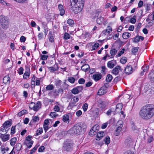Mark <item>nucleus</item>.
<instances>
[{
  "mask_svg": "<svg viewBox=\"0 0 154 154\" xmlns=\"http://www.w3.org/2000/svg\"><path fill=\"white\" fill-rule=\"evenodd\" d=\"M123 125L122 124H120V126L117 127V128L116 130V136H118L119 135V134L120 133Z\"/></svg>",
  "mask_w": 154,
  "mask_h": 154,
  "instance_id": "obj_23",
  "label": "nucleus"
},
{
  "mask_svg": "<svg viewBox=\"0 0 154 154\" xmlns=\"http://www.w3.org/2000/svg\"><path fill=\"white\" fill-rule=\"evenodd\" d=\"M149 69L148 66H143L142 67V70L144 72H147Z\"/></svg>",
  "mask_w": 154,
  "mask_h": 154,
  "instance_id": "obj_54",
  "label": "nucleus"
},
{
  "mask_svg": "<svg viewBox=\"0 0 154 154\" xmlns=\"http://www.w3.org/2000/svg\"><path fill=\"white\" fill-rule=\"evenodd\" d=\"M136 16H134L133 17H132L131 18L130 20V22L134 24L135 23L136 21Z\"/></svg>",
  "mask_w": 154,
  "mask_h": 154,
  "instance_id": "obj_36",
  "label": "nucleus"
},
{
  "mask_svg": "<svg viewBox=\"0 0 154 154\" xmlns=\"http://www.w3.org/2000/svg\"><path fill=\"white\" fill-rule=\"evenodd\" d=\"M104 132L103 131H99L97 132V140H99L101 138L103 137L104 135Z\"/></svg>",
  "mask_w": 154,
  "mask_h": 154,
  "instance_id": "obj_13",
  "label": "nucleus"
},
{
  "mask_svg": "<svg viewBox=\"0 0 154 154\" xmlns=\"http://www.w3.org/2000/svg\"><path fill=\"white\" fill-rule=\"evenodd\" d=\"M107 88L106 85H103L98 90V94L101 96L105 94L107 92Z\"/></svg>",
  "mask_w": 154,
  "mask_h": 154,
  "instance_id": "obj_6",
  "label": "nucleus"
},
{
  "mask_svg": "<svg viewBox=\"0 0 154 154\" xmlns=\"http://www.w3.org/2000/svg\"><path fill=\"white\" fill-rule=\"evenodd\" d=\"M112 75L110 74H108L107 75L106 79V81L108 82H110L112 80Z\"/></svg>",
  "mask_w": 154,
  "mask_h": 154,
  "instance_id": "obj_39",
  "label": "nucleus"
},
{
  "mask_svg": "<svg viewBox=\"0 0 154 154\" xmlns=\"http://www.w3.org/2000/svg\"><path fill=\"white\" fill-rule=\"evenodd\" d=\"M48 69L51 72H53L56 71V68L54 67H49Z\"/></svg>",
  "mask_w": 154,
  "mask_h": 154,
  "instance_id": "obj_57",
  "label": "nucleus"
},
{
  "mask_svg": "<svg viewBox=\"0 0 154 154\" xmlns=\"http://www.w3.org/2000/svg\"><path fill=\"white\" fill-rule=\"evenodd\" d=\"M15 126H12L11 128V134H14L15 132Z\"/></svg>",
  "mask_w": 154,
  "mask_h": 154,
  "instance_id": "obj_56",
  "label": "nucleus"
},
{
  "mask_svg": "<svg viewBox=\"0 0 154 154\" xmlns=\"http://www.w3.org/2000/svg\"><path fill=\"white\" fill-rule=\"evenodd\" d=\"M120 62L123 64L127 62L126 58L125 57H122L120 60Z\"/></svg>",
  "mask_w": 154,
  "mask_h": 154,
  "instance_id": "obj_51",
  "label": "nucleus"
},
{
  "mask_svg": "<svg viewBox=\"0 0 154 154\" xmlns=\"http://www.w3.org/2000/svg\"><path fill=\"white\" fill-rule=\"evenodd\" d=\"M69 116L68 115H65L63 116V120L64 122H66L67 121H68V122H69Z\"/></svg>",
  "mask_w": 154,
  "mask_h": 154,
  "instance_id": "obj_34",
  "label": "nucleus"
},
{
  "mask_svg": "<svg viewBox=\"0 0 154 154\" xmlns=\"http://www.w3.org/2000/svg\"><path fill=\"white\" fill-rule=\"evenodd\" d=\"M33 143V141L32 140H31L30 141H28L26 143L27 144L26 145L27 147L29 148H30L32 147Z\"/></svg>",
  "mask_w": 154,
  "mask_h": 154,
  "instance_id": "obj_44",
  "label": "nucleus"
},
{
  "mask_svg": "<svg viewBox=\"0 0 154 154\" xmlns=\"http://www.w3.org/2000/svg\"><path fill=\"white\" fill-rule=\"evenodd\" d=\"M89 66L88 64H86L82 66L81 69L84 71L86 72L89 69Z\"/></svg>",
  "mask_w": 154,
  "mask_h": 154,
  "instance_id": "obj_15",
  "label": "nucleus"
},
{
  "mask_svg": "<svg viewBox=\"0 0 154 154\" xmlns=\"http://www.w3.org/2000/svg\"><path fill=\"white\" fill-rule=\"evenodd\" d=\"M54 87L53 85H49L46 86V89L47 91H51L53 90Z\"/></svg>",
  "mask_w": 154,
  "mask_h": 154,
  "instance_id": "obj_30",
  "label": "nucleus"
},
{
  "mask_svg": "<svg viewBox=\"0 0 154 154\" xmlns=\"http://www.w3.org/2000/svg\"><path fill=\"white\" fill-rule=\"evenodd\" d=\"M124 71L125 73L128 75L131 74L133 72V68L130 65L127 66L125 69Z\"/></svg>",
  "mask_w": 154,
  "mask_h": 154,
  "instance_id": "obj_7",
  "label": "nucleus"
},
{
  "mask_svg": "<svg viewBox=\"0 0 154 154\" xmlns=\"http://www.w3.org/2000/svg\"><path fill=\"white\" fill-rule=\"evenodd\" d=\"M140 116L144 119H148L154 115V106L148 104L143 107L139 112Z\"/></svg>",
  "mask_w": 154,
  "mask_h": 154,
  "instance_id": "obj_1",
  "label": "nucleus"
},
{
  "mask_svg": "<svg viewBox=\"0 0 154 154\" xmlns=\"http://www.w3.org/2000/svg\"><path fill=\"white\" fill-rule=\"evenodd\" d=\"M10 78L8 75L5 76L3 79V82L5 84H9L10 82Z\"/></svg>",
  "mask_w": 154,
  "mask_h": 154,
  "instance_id": "obj_16",
  "label": "nucleus"
},
{
  "mask_svg": "<svg viewBox=\"0 0 154 154\" xmlns=\"http://www.w3.org/2000/svg\"><path fill=\"white\" fill-rule=\"evenodd\" d=\"M99 44L98 43H95L92 46L91 51L95 50L97 49L99 46Z\"/></svg>",
  "mask_w": 154,
  "mask_h": 154,
  "instance_id": "obj_31",
  "label": "nucleus"
},
{
  "mask_svg": "<svg viewBox=\"0 0 154 154\" xmlns=\"http://www.w3.org/2000/svg\"><path fill=\"white\" fill-rule=\"evenodd\" d=\"M23 70H24L23 68L22 67H20L19 69V71L18 72L19 74L21 75V74H23Z\"/></svg>",
  "mask_w": 154,
  "mask_h": 154,
  "instance_id": "obj_61",
  "label": "nucleus"
},
{
  "mask_svg": "<svg viewBox=\"0 0 154 154\" xmlns=\"http://www.w3.org/2000/svg\"><path fill=\"white\" fill-rule=\"evenodd\" d=\"M144 39V38L143 37L141 36H136L135 37L134 42H137L139 41H140V40L141 41L143 40Z\"/></svg>",
  "mask_w": 154,
  "mask_h": 154,
  "instance_id": "obj_19",
  "label": "nucleus"
},
{
  "mask_svg": "<svg viewBox=\"0 0 154 154\" xmlns=\"http://www.w3.org/2000/svg\"><path fill=\"white\" fill-rule=\"evenodd\" d=\"M93 130L96 131L98 132L99 129V127L98 125H96L94 126L92 128Z\"/></svg>",
  "mask_w": 154,
  "mask_h": 154,
  "instance_id": "obj_52",
  "label": "nucleus"
},
{
  "mask_svg": "<svg viewBox=\"0 0 154 154\" xmlns=\"http://www.w3.org/2000/svg\"><path fill=\"white\" fill-rule=\"evenodd\" d=\"M73 146V144L71 142L67 140L63 143L62 149L65 151H69L72 149Z\"/></svg>",
  "mask_w": 154,
  "mask_h": 154,
  "instance_id": "obj_4",
  "label": "nucleus"
},
{
  "mask_svg": "<svg viewBox=\"0 0 154 154\" xmlns=\"http://www.w3.org/2000/svg\"><path fill=\"white\" fill-rule=\"evenodd\" d=\"M40 59L43 60H47L48 57V55H43L42 54H41L40 55Z\"/></svg>",
  "mask_w": 154,
  "mask_h": 154,
  "instance_id": "obj_42",
  "label": "nucleus"
},
{
  "mask_svg": "<svg viewBox=\"0 0 154 154\" xmlns=\"http://www.w3.org/2000/svg\"><path fill=\"white\" fill-rule=\"evenodd\" d=\"M70 35L67 32H65L63 36V38L64 39L67 40L70 38Z\"/></svg>",
  "mask_w": 154,
  "mask_h": 154,
  "instance_id": "obj_48",
  "label": "nucleus"
},
{
  "mask_svg": "<svg viewBox=\"0 0 154 154\" xmlns=\"http://www.w3.org/2000/svg\"><path fill=\"white\" fill-rule=\"evenodd\" d=\"M39 146V145L38 144H36L35 146L31 150L30 153L32 154L33 152H34L38 148Z\"/></svg>",
  "mask_w": 154,
  "mask_h": 154,
  "instance_id": "obj_38",
  "label": "nucleus"
},
{
  "mask_svg": "<svg viewBox=\"0 0 154 154\" xmlns=\"http://www.w3.org/2000/svg\"><path fill=\"white\" fill-rule=\"evenodd\" d=\"M17 140L16 137H14L12 138L10 141L11 145L12 146L14 145Z\"/></svg>",
  "mask_w": 154,
  "mask_h": 154,
  "instance_id": "obj_26",
  "label": "nucleus"
},
{
  "mask_svg": "<svg viewBox=\"0 0 154 154\" xmlns=\"http://www.w3.org/2000/svg\"><path fill=\"white\" fill-rule=\"evenodd\" d=\"M85 80L83 78L80 79L78 81V82L80 84H83L85 83Z\"/></svg>",
  "mask_w": 154,
  "mask_h": 154,
  "instance_id": "obj_59",
  "label": "nucleus"
},
{
  "mask_svg": "<svg viewBox=\"0 0 154 154\" xmlns=\"http://www.w3.org/2000/svg\"><path fill=\"white\" fill-rule=\"evenodd\" d=\"M104 142L106 144H108L110 142V138L109 137L107 136L104 139Z\"/></svg>",
  "mask_w": 154,
  "mask_h": 154,
  "instance_id": "obj_41",
  "label": "nucleus"
},
{
  "mask_svg": "<svg viewBox=\"0 0 154 154\" xmlns=\"http://www.w3.org/2000/svg\"><path fill=\"white\" fill-rule=\"evenodd\" d=\"M41 103L40 102L38 101L36 104L31 102L29 107L35 111H37L41 107Z\"/></svg>",
  "mask_w": 154,
  "mask_h": 154,
  "instance_id": "obj_5",
  "label": "nucleus"
},
{
  "mask_svg": "<svg viewBox=\"0 0 154 154\" xmlns=\"http://www.w3.org/2000/svg\"><path fill=\"white\" fill-rule=\"evenodd\" d=\"M43 132V129L42 128H39L38 130H37L36 134V135H38L41 134Z\"/></svg>",
  "mask_w": 154,
  "mask_h": 154,
  "instance_id": "obj_43",
  "label": "nucleus"
},
{
  "mask_svg": "<svg viewBox=\"0 0 154 154\" xmlns=\"http://www.w3.org/2000/svg\"><path fill=\"white\" fill-rule=\"evenodd\" d=\"M45 147L43 146H40L38 149V152H41L43 151V150L45 149Z\"/></svg>",
  "mask_w": 154,
  "mask_h": 154,
  "instance_id": "obj_63",
  "label": "nucleus"
},
{
  "mask_svg": "<svg viewBox=\"0 0 154 154\" xmlns=\"http://www.w3.org/2000/svg\"><path fill=\"white\" fill-rule=\"evenodd\" d=\"M58 8L60 11V14L61 16L63 15L65 13V11L63 9V5L61 4H59L58 5Z\"/></svg>",
  "mask_w": 154,
  "mask_h": 154,
  "instance_id": "obj_12",
  "label": "nucleus"
},
{
  "mask_svg": "<svg viewBox=\"0 0 154 154\" xmlns=\"http://www.w3.org/2000/svg\"><path fill=\"white\" fill-rule=\"evenodd\" d=\"M108 28L105 30V31L108 33H109L112 31V28L110 26H108Z\"/></svg>",
  "mask_w": 154,
  "mask_h": 154,
  "instance_id": "obj_64",
  "label": "nucleus"
},
{
  "mask_svg": "<svg viewBox=\"0 0 154 154\" xmlns=\"http://www.w3.org/2000/svg\"><path fill=\"white\" fill-rule=\"evenodd\" d=\"M79 92L78 90L76 87L73 88L72 90V93L74 94H78Z\"/></svg>",
  "mask_w": 154,
  "mask_h": 154,
  "instance_id": "obj_50",
  "label": "nucleus"
},
{
  "mask_svg": "<svg viewBox=\"0 0 154 154\" xmlns=\"http://www.w3.org/2000/svg\"><path fill=\"white\" fill-rule=\"evenodd\" d=\"M117 64L116 60H112L109 61L107 64V67L110 68L112 69Z\"/></svg>",
  "mask_w": 154,
  "mask_h": 154,
  "instance_id": "obj_9",
  "label": "nucleus"
},
{
  "mask_svg": "<svg viewBox=\"0 0 154 154\" xmlns=\"http://www.w3.org/2000/svg\"><path fill=\"white\" fill-rule=\"evenodd\" d=\"M119 70L122 71L120 66H117L112 70V73L115 75H117L119 73Z\"/></svg>",
  "mask_w": 154,
  "mask_h": 154,
  "instance_id": "obj_8",
  "label": "nucleus"
},
{
  "mask_svg": "<svg viewBox=\"0 0 154 154\" xmlns=\"http://www.w3.org/2000/svg\"><path fill=\"white\" fill-rule=\"evenodd\" d=\"M9 134L5 135L4 134H1L0 136V138L2 139L3 142H5L9 139Z\"/></svg>",
  "mask_w": 154,
  "mask_h": 154,
  "instance_id": "obj_10",
  "label": "nucleus"
},
{
  "mask_svg": "<svg viewBox=\"0 0 154 154\" xmlns=\"http://www.w3.org/2000/svg\"><path fill=\"white\" fill-rule=\"evenodd\" d=\"M50 116L52 118H56L58 116V115L55 112H51L50 114Z\"/></svg>",
  "mask_w": 154,
  "mask_h": 154,
  "instance_id": "obj_46",
  "label": "nucleus"
},
{
  "mask_svg": "<svg viewBox=\"0 0 154 154\" xmlns=\"http://www.w3.org/2000/svg\"><path fill=\"white\" fill-rule=\"evenodd\" d=\"M27 112V110H23L19 112L17 114L18 116L19 117L21 116L22 115H24Z\"/></svg>",
  "mask_w": 154,
  "mask_h": 154,
  "instance_id": "obj_37",
  "label": "nucleus"
},
{
  "mask_svg": "<svg viewBox=\"0 0 154 154\" xmlns=\"http://www.w3.org/2000/svg\"><path fill=\"white\" fill-rule=\"evenodd\" d=\"M103 17H99L97 18L96 21L98 24L100 25L103 23Z\"/></svg>",
  "mask_w": 154,
  "mask_h": 154,
  "instance_id": "obj_22",
  "label": "nucleus"
},
{
  "mask_svg": "<svg viewBox=\"0 0 154 154\" xmlns=\"http://www.w3.org/2000/svg\"><path fill=\"white\" fill-rule=\"evenodd\" d=\"M88 107V105L86 103H85L83 104L82 106V108L84 112H85L87 109Z\"/></svg>",
  "mask_w": 154,
  "mask_h": 154,
  "instance_id": "obj_55",
  "label": "nucleus"
},
{
  "mask_svg": "<svg viewBox=\"0 0 154 154\" xmlns=\"http://www.w3.org/2000/svg\"><path fill=\"white\" fill-rule=\"evenodd\" d=\"M11 125V123L9 121H6L3 125L4 126H8V127H10Z\"/></svg>",
  "mask_w": 154,
  "mask_h": 154,
  "instance_id": "obj_40",
  "label": "nucleus"
},
{
  "mask_svg": "<svg viewBox=\"0 0 154 154\" xmlns=\"http://www.w3.org/2000/svg\"><path fill=\"white\" fill-rule=\"evenodd\" d=\"M79 100L78 98L76 96H74L73 98L71 100V102L72 104H75Z\"/></svg>",
  "mask_w": 154,
  "mask_h": 154,
  "instance_id": "obj_28",
  "label": "nucleus"
},
{
  "mask_svg": "<svg viewBox=\"0 0 154 154\" xmlns=\"http://www.w3.org/2000/svg\"><path fill=\"white\" fill-rule=\"evenodd\" d=\"M114 112V109L111 108L109 109L105 113L107 116H111L112 113H113Z\"/></svg>",
  "mask_w": 154,
  "mask_h": 154,
  "instance_id": "obj_21",
  "label": "nucleus"
},
{
  "mask_svg": "<svg viewBox=\"0 0 154 154\" xmlns=\"http://www.w3.org/2000/svg\"><path fill=\"white\" fill-rule=\"evenodd\" d=\"M22 147V146L21 143H17L15 146L16 150L17 151H19L20 150V149Z\"/></svg>",
  "mask_w": 154,
  "mask_h": 154,
  "instance_id": "obj_32",
  "label": "nucleus"
},
{
  "mask_svg": "<svg viewBox=\"0 0 154 154\" xmlns=\"http://www.w3.org/2000/svg\"><path fill=\"white\" fill-rule=\"evenodd\" d=\"M54 110L55 112H58L59 111L60 109L59 107L57 105H55L54 108Z\"/></svg>",
  "mask_w": 154,
  "mask_h": 154,
  "instance_id": "obj_58",
  "label": "nucleus"
},
{
  "mask_svg": "<svg viewBox=\"0 0 154 154\" xmlns=\"http://www.w3.org/2000/svg\"><path fill=\"white\" fill-rule=\"evenodd\" d=\"M82 114V111L80 110H79L77 111L76 112V115L78 117L80 116Z\"/></svg>",
  "mask_w": 154,
  "mask_h": 154,
  "instance_id": "obj_60",
  "label": "nucleus"
},
{
  "mask_svg": "<svg viewBox=\"0 0 154 154\" xmlns=\"http://www.w3.org/2000/svg\"><path fill=\"white\" fill-rule=\"evenodd\" d=\"M41 78H37L35 81V85L39 86L40 85V81Z\"/></svg>",
  "mask_w": 154,
  "mask_h": 154,
  "instance_id": "obj_62",
  "label": "nucleus"
},
{
  "mask_svg": "<svg viewBox=\"0 0 154 154\" xmlns=\"http://www.w3.org/2000/svg\"><path fill=\"white\" fill-rule=\"evenodd\" d=\"M139 47H134L131 50V52L134 55H136L138 51Z\"/></svg>",
  "mask_w": 154,
  "mask_h": 154,
  "instance_id": "obj_29",
  "label": "nucleus"
},
{
  "mask_svg": "<svg viewBox=\"0 0 154 154\" xmlns=\"http://www.w3.org/2000/svg\"><path fill=\"white\" fill-rule=\"evenodd\" d=\"M71 11L75 14H77L82 10L84 6V0H70Z\"/></svg>",
  "mask_w": 154,
  "mask_h": 154,
  "instance_id": "obj_2",
  "label": "nucleus"
},
{
  "mask_svg": "<svg viewBox=\"0 0 154 154\" xmlns=\"http://www.w3.org/2000/svg\"><path fill=\"white\" fill-rule=\"evenodd\" d=\"M82 125L80 124L79 125H75L73 127L71 128L69 130V131L72 134H79L82 132L84 128L82 127Z\"/></svg>",
  "mask_w": 154,
  "mask_h": 154,
  "instance_id": "obj_3",
  "label": "nucleus"
},
{
  "mask_svg": "<svg viewBox=\"0 0 154 154\" xmlns=\"http://www.w3.org/2000/svg\"><path fill=\"white\" fill-rule=\"evenodd\" d=\"M67 23L70 26H72L74 24V22L73 20L71 19H69L67 21Z\"/></svg>",
  "mask_w": 154,
  "mask_h": 154,
  "instance_id": "obj_49",
  "label": "nucleus"
},
{
  "mask_svg": "<svg viewBox=\"0 0 154 154\" xmlns=\"http://www.w3.org/2000/svg\"><path fill=\"white\" fill-rule=\"evenodd\" d=\"M122 103H119L117 104L116 110L117 111L121 110L122 108Z\"/></svg>",
  "mask_w": 154,
  "mask_h": 154,
  "instance_id": "obj_25",
  "label": "nucleus"
},
{
  "mask_svg": "<svg viewBox=\"0 0 154 154\" xmlns=\"http://www.w3.org/2000/svg\"><path fill=\"white\" fill-rule=\"evenodd\" d=\"M125 51V49L124 48L122 49L121 51H119L118 52V54L116 55V57H117L121 56V55L124 53Z\"/></svg>",
  "mask_w": 154,
  "mask_h": 154,
  "instance_id": "obj_47",
  "label": "nucleus"
},
{
  "mask_svg": "<svg viewBox=\"0 0 154 154\" xmlns=\"http://www.w3.org/2000/svg\"><path fill=\"white\" fill-rule=\"evenodd\" d=\"M93 78L95 80L98 81L101 79V76L100 74H96L93 75Z\"/></svg>",
  "mask_w": 154,
  "mask_h": 154,
  "instance_id": "obj_20",
  "label": "nucleus"
},
{
  "mask_svg": "<svg viewBox=\"0 0 154 154\" xmlns=\"http://www.w3.org/2000/svg\"><path fill=\"white\" fill-rule=\"evenodd\" d=\"M97 132L95 130H93V129L92 128L91 130H90L89 132V134L91 136H93L97 134Z\"/></svg>",
  "mask_w": 154,
  "mask_h": 154,
  "instance_id": "obj_35",
  "label": "nucleus"
},
{
  "mask_svg": "<svg viewBox=\"0 0 154 154\" xmlns=\"http://www.w3.org/2000/svg\"><path fill=\"white\" fill-rule=\"evenodd\" d=\"M30 72H29L26 71L23 75V78L25 79H27V78L29 77Z\"/></svg>",
  "mask_w": 154,
  "mask_h": 154,
  "instance_id": "obj_33",
  "label": "nucleus"
},
{
  "mask_svg": "<svg viewBox=\"0 0 154 154\" xmlns=\"http://www.w3.org/2000/svg\"><path fill=\"white\" fill-rule=\"evenodd\" d=\"M131 34L129 33L126 32L123 33L122 37L123 38L126 39L128 38L130 36Z\"/></svg>",
  "mask_w": 154,
  "mask_h": 154,
  "instance_id": "obj_24",
  "label": "nucleus"
},
{
  "mask_svg": "<svg viewBox=\"0 0 154 154\" xmlns=\"http://www.w3.org/2000/svg\"><path fill=\"white\" fill-rule=\"evenodd\" d=\"M8 22L2 23V28L4 29H7L8 26Z\"/></svg>",
  "mask_w": 154,
  "mask_h": 154,
  "instance_id": "obj_45",
  "label": "nucleus"
},
{
  "mask_svg": "<svg viewBox=\"0 0 154 154\" xmlns=\"http://www.w3.org/2000/svg\"><path fill=\"white\" fill-rule=\"evenodd\" d=\"M68 81L72 83H74L75 81V79L73 77H70L68 79Z\"/></svg>",
  "mask_w": 154,
  "mask_h": 154,
  "instance_id": "obj_53",
  "label": "nucleus"
},
{
  "mask_svg": "<svg viewBox=\"0 0 154 154\" xmlns=\"http://www.w3.org/2000/svg\"><path fill=\"white\" fill-rule=\"evenodd\" d=\"M39 120V118L38 116H33L32 117V118L31 121L35 123L38 122Z\"/></svg>",
  "mask_w": 154,
  "mask_h": 154,
  "instance_id": "obj_27",
  "label": "nucleus"
},
{
  "mask_svg": "<svg viewBox=\"0 0 154 154\" xmlns=\"http://www.w3.org/2000/svg\"><path fill=\"white\" fill-rule=\"evenodd\" d=\"M5 127H4L3 126L1 127V129L0 130V134H5L8 132V131L9 130V129H8V130H6L5 129Z\"/></svg>",
  "mask_w": 154,
  "mask_h": 154,
  "instance_id": "obj_17",
  "label": "nucleus"
},
{
  "mask_svg": "<svg viewBox=\"0 0 154 154\" xmlns=\"http://www.w3.org/2000/svg\"><path fill=\"white\" fill-rule=\"evenodd\" d=\"M149 78L150 81L154 82V70L149 73Z\"/></svg>",
  "mask_w": 154,
  "mask_h": 154,
  "instance_id": "obj_18",
  "label": "nucleus"
},
{
  "mask_svg": "<svg viewBox=\"0 0 154 154\" xmlns=\"http://www.w3.org/2000/svg\"><path fill=\"white\" fill-rule=\"evenodd\" d=\"M8 22V18L4 15L0 16V23H1Z\"/></svg>",
  "mask_w": 154,
  "mask_h": 154,
  "instance_id": "obj_11",
  "label": "nucleus"
},
{
  "mask_svg": "<svg viewBox=\"0 0 154 154\" xmlns=\"http://www.w3.org/2000/svg\"><path fill=\"white\" fill-rule=\"evenodd\" d=\"M117 50L115 48H112L110 50V58H113L117 52Z\"/></svg>",
  "mask_w": 154,
  "mask_h": 154,
  "instance_id": "obj_14",
  "label": "nucleus"
}]
</instances>
